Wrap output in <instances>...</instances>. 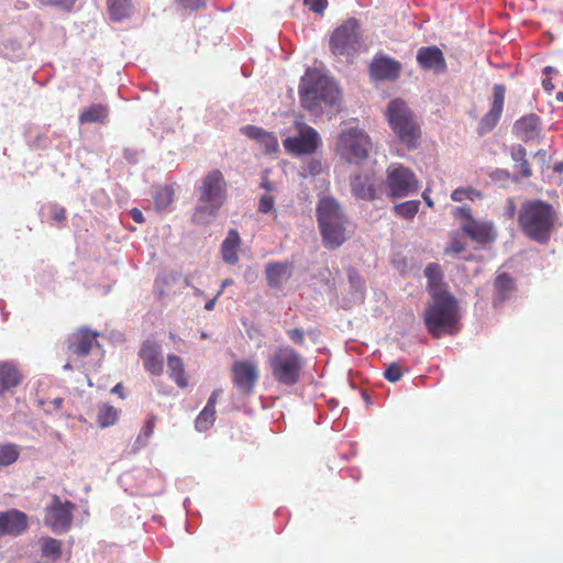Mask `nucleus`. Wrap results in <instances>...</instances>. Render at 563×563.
<instances>
[{
    "instance_id": "f704fd0d",
    "label": "nucleus",
    "mask_w": 563,
    "mask_h": 563,
    "mask_svg": "<svg viewBox=\"0 0 563 563\" xmlns=\"http://www.w3.org/2000/svg\"><path fill=\"white\" fill-rule=\"evenodd\" d=\"M0 55L14 59L22 55V46L13 38H4L0 42Z\"/></svg>"
},
{
    "instance_id": "2eb2a0df",
    "label": "nucleus",
    "mask_w": 563,
    "mask_h": 563,
    "mask_svg": "<svg viewBox=\"0 0 563 563\" xmlns=\"http://www.w3.org/2000/svg\"><path fill=\"white\" fill-rule=\"evenodd\" d=\"M349 224L347 218L341 219L330 224L320 225V233L325 247L336 249L341 246L349 238L346 225Z\"/></svg>"
},
{
    "instance_id": "774afa93",
    "label": "nucleus",
    "mask_w": 563,
    "mask_h": 563,
    "mask_svg": "<svg viewBox=\"0 0 563 563\" xmlns=\"http://www.w3.org/2000/svg\"><path fill=\"white\" fill-rule=\"evenodd\" d=\"M562 166H563V164L561 163V164H559V165H556V166H555V169H556V170H560Z\"/></svg>"
},
{
    "instance_id": "6e6d98bb",
    "label": "nucleus",
    "mask_w": 563,
    "mask_h": 563,
    "mask_svg": "<svg viewBox=\"0 0 563 563\" xmlns=\"http://www.w3.org/2000/svg\"><path fill=\"white\" fill-rule=\"evenodd\" d=\"M130 214L132 217V219L136 222V223H142L144 222V217H143V213L141 212V210L134 208L130 211Z\"/></svg>"
},
{
    "instance_id": "f8f14e48",
    "label": "nucleus",
    "mask_w": 563,
    "mask_h": 563,
    "mask_svg": "<svg viewBox=\"0 0 563 563\" xmlns=\"http://www.w3.org/2000/svg\"><path fill=\"white\" fill-rule=\"evenodd\" d=\"M99 336L100 332L92 331L88 327H80L68 335L66 340L67 349L78 357H86L93 347H100L97 341Z\"/></svg>"
},
{
    "instance_id": "39448f33",
    "label": "nucleus",
    "mask_w": 563,
    "mask_h": 563,
    "mask_svg": "<svg viewBox=\"0 0 563 563\" xmlns=\"http://www.w3.org/2000/svg\"><path fill=\"white\" fill-rule=\"evenodd\" d=\"M386 119L398 140L409 151L416 150L421 139V128L407 103L397 98L386 108Z\"/></svg>"
},
{
    "instance_id": "b1692460",
    "label": "nucleus",
    "mask_w": 563,
    "mask_h": 563,
    "mask_svg": "<svg viewBox=\"0 0 563 563\" xmlns=\"http://www.w3.org/2000/svg\"><path fill=\"white\" fill-rule=\"evenodd\" d=\"M22 380L16 366L10 362H0V396L12 391Z\"/></svg>"
},
{
    "instance_id": "9b49d317",
    "label": "nucleus",
    "mask_w": 563,
    "mask_h": 563,
    "mask_svg": "<svg viewBox=\"0 0 563 563\" xmlns=\"http://www.w3.org/2000/svg\"><path fill=\"white\" fill-rule=\"evenodd\" d=\"M74 505L70 501L62 503L57 495L52 497L51 504L46 507L45 523L55 533L67 531L71 522V510Z\"/></svg>"
},
{
    "instance_id": "603ef678",
    "label": "nucleus",
    "mask_w": 563,
    "mask_h": 563,
    "mask_svg": "<svg viewBox=\"0 0 563 563\" xmlns=\"http://www.w3.org/2000/svg\"><path fill=\"white\" fill-rule=\"evenodd\" d=\"M274 199L269 195L262 196L258 205V209L261 212L267 213L273 209Z\"/></svg>"
},
{
    "instance_id": "e2e57ef3",
    "label": "nucleus",
    "mask_w": 563,
    "mask_h": 563,
    "mask_svg": "<svg viewBox=\"0 0 563 563\" xmlns=\"http://www.w3.org/2000/svg\"><path fill=\"white\" fill-rule=\"evenodd\" d=\"M122 386L121 384H117L113 388H112V393H120Z\"/></svg>"
},
{
    "instance_id": "58836bf2",
    "label": "nucleus",
    "mask_w": 563,
    "mask_h": 563,
    "mask_svg": "<svg viewBox=\"0 0 563 563\" xmlns=\"http://www.w3.org/2000/svg\"><path fill=\"white\" fill-rule=\"evenodd\" d=\"M155 427V417H150L143 427L142 431L140 432L139 437L136 438L134 444H133V451H139L141 448L145 446L147 440L152 435Z\"/></svg>"
},
{
    "instance_id": "412c9836",
    "label": "nucleus",
    "mask_w": 563,
    "mask_h": 563,
    "mask_svg": "<svg viewBox=\"0 0 563 563\" xmlns=\"http://www.w3.org/2000/svg\"><path fill=\"white\" fill-rule=\"evenodd\" d=\"M144 361L145 368L154 375H161L163 372V355L161 347L151 341H146L140 352Z\"/></svg>"
},
{
    "instance_id": "4468645a",
    "label": "nucleus",
    "mask_w": 563,
    "mask_h": 563,
    "mask_svg": "<svg viewBox=\"0 0 563 563\" xmlns=\"http://www.w3.org/2000/svg\"><path fill=\"white\" fill-rule=\"evenodd\" d=\"M257 379L256 366L251 362H235L233 364V380L238 390L249 395Z\"/></svg>"
},
{
    "instance_id": "a878e982",
    "label": "nucleus",
    "mask_w": 563,
    "mask_h": 563,
    "mask_svg": "<svg viewBox=\"0 0 563 563\" xmlns=\"http://www.w3.org/2000/svg\"><path fill=\"white\" fill-rule=\"evenodd\" d=\"M240 244V236L235 230H231L228 233V236L222 243L221 253L223 261L228 264H235L239 260L238 257V247Z\"/></svg>"
},
{
    "instance_id": "72a5a7b5",
    "label": "nucleus",
    "mask_w": 563,
    "mask_h": 563,
    "mask_svg": "<svg viewBox=\"0 0 563 563\" xmlns=\"http://www.w3.org/2000/svg\"><path fill=\"white\" fill-rule=\"evenodd\" d=\"M420 207L419 200H408L397 203L393 207L395 214L404 219H412L418 213Z\"/></svg>"
},
{
    "instance_id": "aec40b11",
    "label": "nucleus",
    "mask_w": 563,
    "mask_h": 563,
    "mask_svg": "<svg viewBox=\"0 0 563 563\" xmlns=\"http://www.w3.org/2000/svg\"><path fill=\"white\" fill-rule=\"evenodd\" d=\"M514 131L525 142L537 140L541 132V120L537 114H527L516 121Z\"/></svg>"
},
{
    "instance_id": "c03bdc74",
    "label": "nucleus",
    "mask_w": 563,
    "mask_h": 563,
    "mask_svg": "<svg viewBox=\"0 0 563 563\" xmlns=\"http://www.w3.org/2000/svg\"><path fill=\"white\" fill-rule=\"evenodd\" d=\"M384 377L390 383H397L402 377V369L397 363H391L385 369Z\"/></svg>"
},
{
    "instance_id": "4be33fe9",
    "label": "nucleus",
    "mask_w": 563,
    "mask_h": 563,
    "mask_svg": "<svg viewBox=\"0 0 563 563\" xmlns=\"http://www.w3.org/2000/svg\"><path fill=\"white\" fill-rule=\"evenodd\" d=\"M514 291V278L507 273L497 275L493 284V305L495 307L503 305L512 297Z\"/></svg>"
},
{
    "instance_id": "473e14b6",
    "label": "nucleus",
    "mask_w": 563,
    "mask_h": 563,
    "mask_svg": "<svg viewBox=\"0 0 563 563\" xmlns=\"http://www.w3.org/2000/svg\"><path fill=\"white\" fill-rule=\"evenodd\" d=\"M501 113L503 112L490 108L489 111L483 115L478 123V133L483 135L490 132L497 125Z\"/></svg>"
},
{
    "instance_id": "bf43d9fd",
    "label": "nucleus",
    "mask_w": 563,
    "mask_h": 563,
    "mask_svg": "<svg viewBox=\"0 0 563 563\" xmlns=\"http://www.w3.org/2000/svg\"><path fill=\"white\" fill-rule=\"evenodd\" d=\"M422 197H423L427 206L432 208L434 203H433V200L430 198V196L427 192H423Z\"/></svg>"
},
{
    "instance_id": "3c124183",
    "label": "nucleus",
    "mask_w": 563,
    "mask_h": 563,
    "mask_svg": "<svg viewBox=\"0 0 563 563\" xmlns=\"http://www.w3.org/2000/svg\"><path fill=\"white\" fill-rule=\"evenodd\" d=\"M303 3L310 11L322 14L328 5V0H303Z\"/></svg>"
},
{
    "instance_id": "6e6552de",
    "label": "nucleus",
    "mask_w": 563,
    "mask_h": 563,
    "mask_svg": "<svg viewBox=\"0 0 563 563\" xmlns=\"http://www.w3.org/2000/svg\"><path fill=\"white\" fill-rule=\"evenodd\" d=\"M361 45L360 23L351 18L334 30L330 38V47L334 55L350 56Z\"/></svg>"
},
{
    "instance_id": "cd10ccee",
    "label": "nucleus",
    "mask_w": 563,
    "mask_h": 563,
    "mask_svg": "<svg viewBox=\"0 0 563 563\" xmlns=\"http://www.w3.org/2000/svg\"><path fill=\"white\" fill-rule=\"evenodd\" d=\"M511 158L515 166L519 169L522 177L528 178L532 175L530 164L527 159V151L522 145L512 146Z\"/></svg>"
},
{
    "instance_id": "5701e85b",
    "label": "nucleus",
    "mask_w": 563,
    "mask_h": 563,
    "mask_svg": "<svg viewBox=\"0 0 563 563\" xmlns=\"http://www.w3.org/2000/svg\"><path fill=\"white\" fill-rule=\"evenodd\" d=\"M240 132L245 136L255 140L260 145L264 147L265 153H274L278 150L277 139L262 128L255 125H244L240 129Z\"/></svg>"
},
{
    "instance_id": "4d7b16f0",
    "label": "nucleus",
    "mask_w": 563,
    "mask_h": 563,
    "mask_svg": "<svg viewBox=\"0 0 563 563\" xmlns=\"http://www.w3.org/2000/svg\"><path fill=\"white\" fill-rule=\"evenodd\" d=\"M222 294V289H220L217 295L211 299L209 300L206 305H205V309L208 310V311H211L213 310L214 308V305H216V301L218 299V297Z\"/></svg>"
},
{
    "instance_id": "4c0bfd02",
    "label": "nucleus",
    "mask_w": 563,
    "mask_h": 563,
    "mask_svg": "<svg viewBox=\"0 0 563 563\" xmlns=\"http://www.w3.org/2000/svg\"><path fill=\"white\" fill-rule=\"evenodd\" d=\"M266 283L271 288L279 289L282 283V264L269 263L266 266Z\"/></svg>"
},
{
    "instance_id": "2f4dec72",
    "label": "nucleus",
    "mask_w": 563,
    "mask_h": 563,
    "mask_svg": "<svg viewBox=\"0 0 563 563\" xmlns=\"http://www.w3.org/2000/svg\"><path fill=\"white\" fill-rule=\"evenodd\" d=\"M117 419L118 411L113 406L103 404L102 406L99 407L97 422L101 428H107L114 424Z\"/></svg>"
},
{
    "instance_id": "37998d69",
    "label": "nucleus",
    "mask_w": 563,
    "mask_h": 563,
    "mask_svg": "<svg viewBox=\"0 0 563 563\" xmlns=\"http://www.w3.org/2000/svg\"><path fill=\"white\" fill-rule=\"evenodd\" d=\"M505 92L506 88L501 84H496L493 87V102L492 107L493 109H496L500 112L504 110V102H505Z\"/></svg>"
},
{
    "instance_id": "bb28decb",
    "label": "nucleus",
    "mask_w": 563,
    "mask_h": 563,
    "mask_svg": "<svg viewBox=\"0 0 563 563\" xmlns=\"http://www.w3.org/2000/svg\"><path fill=\"white\" fill-rule=\"evenodd\" d=\"M109 115V109L102 104H91L84 109L79 115L80 123H106Z\"/></svg>"
},
{
    "instance_id": "0eeeda50",
    "label": "nucleus",
    "mask_w": 563,
    "mask_h": 563,
    "mask_svg": "<svg viewBox=\"0 0 563 563\" xmlns=\"http://www.w3.org/2000/svg\"><path fill=\"white\" fill-rule=\"evenodd\" d=\"M371 147L368 135L357 128L342 131L336 142L338 154L350 164H360L365 161Z\"/></svg>"
},
{
    "instance_id": "13d9d810",
    "label": "nucleus",
    "mask_w": 563,
    "mask_h": 563,
    "mask_svg": "<svg viewBox=\"0 0 563 563\" xmlns=\"http://www.w3.org/2000/svg\"><path fill=\"white\" fill-rule=\"evenodd\" d=\"M218 394H219V391H218V390H213V391H212V394L210 395V397H209V399H208L207 407L214 408L216 402H217Z\"/></svg>"
},
{
    "instance_id": "a18cd8bd",
    "label": "nucleus",
    "mask_w": 563,
    "mask_h": 563,
    "mask_svg": "<svg viewBox=\"0 0 563 563\" xmlns=\"http://www.w3.org/2000/svg\"><path fill=\"white\" fill-rule=\"evenodd\" d=\"M466 249V243L464 240L457 236H453L450 241V243L445 246V253L446 254H460L464 252Z\"/></svg>"
},
{
    "instance_id": "680f3d73",
    "label": "nucleus",
    "mask_w": 563,
    "mask_h": 563,
    "mask_svg": "<svg viewBox=\"0 0 563 563\" xmlns=\"http://www.w3.org/2000/svg\"><path fill=\"white\" fill-rule=\"evenodd\" d=\"M509 206H510V208H509L510 216L512 217L515 214V211H516V206H515L512 200H509Z\"/></svg>"
},
{
    "instance_id": "7c9ffc66",
    "label": "nucleus",
    "mask_w": 563,
    "mask_h": 563,
    "mask_svg": "<svg viewBox=\"0 0 563 563\" xmlns=\"http://www.w3.org/2000/svg\"><path fill=\"white\" fill-rule=\"evenodd\" d=\"M424 275L428 279V287L430 289L431 295L434 291H442L439 289L440 284L442 282V269L439 264L430 263L424 268Z\"/></svg>"
},
{
    "instance_id": "1a4fd4ad",
    "label": "nucleus",
    "mask_w": 563,
    "mask_h": 563,
    "mask_svg": "<svg viewBox=\"0 0 563 563\" xmlns=\"http://www.w3.org/2000/svg\"><path fill=\"white\" fill-rule=\"evenodd\" d=\"M297 134L284 140L286 151L295 156L314 154L322 145L318 131L303 122L296 121Z\"/></svg>"
},
{
    "instance_id": "f3484780",
    "label": "nucleus",
    "mask_w": 563,
    "mask_h": 563,
    "mask_svg": "<svg viewBox=\"0 0 563 563\" xmlns=\"http://www.w3.org/2000/svg\"><path fill=\"white\" fill-rule=\"evenodd\" d=\"M27 527L26 515L16 509L0 512V537L19 536Z\"/></svg>"
},
{
    "instance_id": "a19ab883",
    "label": "nucleus",
    "mask_w": 563,
    "mask_h": 563,
    "mask_svg": "<svg viewBox=\"0 0 563 563\" xmlns=\"http://www.w3.org/2000/svg\"><path fill=\"white\" fill-rule=\"evenodd\" d=\"M216 409L211 407H205L196 419V428L198 431L207 430L214 421Z\"/></svg>"
},
{
    "instance_id": "9d476101",
    "label": "nucleus",
    "mask_w": 563,
    "mask_h": 563,
    "mask_svg": "<svg viewBox=\"0 0 563 563\" xmlns=\"http://www.w3.org/2000/svg\"><path fill=\"white\" fill-rule=\"evenodd\" d=\"M387 186L391 198H401L418 190V179L409 168L398 166L388 174Z\"/></svg>"
},
{
    "instance_id": "864d4df0",
    "label": "nucleus",
    "mask_w": 563,
    "mask_h": 563,
    "mask_svg": "<svg viewBox=\"0 0 563 563\" xmlns=\"http://www.w3.org/2000/svg\"><path fill=\"white\" fill-rule=\"evenodd\" d=\"M52 218L57 221V222H62L65 220L66 216H65V209L64 208H60V207H57V206H54L52 208Z\"/></svg>"
},
{
    "instance_id": "6ab92c4d",
    "label": "nucleus",
    "mask_w": 563,
    "mask_h": 563,
    "mask_svg": "<svg viewBox=\"0 0 563 563\" xmlns=\"http://www.w3.org/2000/svg\"><path fill=\"white\" fill-rule=\"evenodd\" d=\"M346 218L339 205V202L332 197H322L318 201L317 206V220L318 224H330L341 219Z\"/></svg>"
},
{
    "instance_id": "de8ad7c7",
    "label": "nucleus",
    "mask_w": 563,
    "mask_h": 563,
    "mask_svg": "<svg viewBox=\"0 0 563 563\" xmlns=\"http://www.w3.org/2000/svg\"><path fill=\"white\" fill-rule=\"evenodd\" d=\"M273 374L278 382H282V349H277L271 358Z\"/></svg>"
},
{
    "instance_id": "c756f323",
    "label": "nucleus",
    "mask_w": 563,
    "mask_h": 563,
    "mask_svg": "<svg viewBox=\"0 0 563 563\" xmlns=\"http://www.w3.org/2000/svg\"><path fill=\"white\" fill-rule=\"evenodd\" d=\"M351 187L354 196L364 200L375 199V189L371 184H364L361 176H355L351 181Z\"/></svg>"
},
{
    "instance_id": "ddd939ff",
    "label": "nucleus",
    "mask_w": 563,
    "mask_h": 563,
    "mask_svg": "<svg viewBox=\"0 0 563 563\" xmlns=\"http://www.w3.org/2000/svg\"><path fill=\"white\" fill-rule=\"evenodd\" d=\"M401 64L385 55H376L369 64L371 77L378 81H395L399 78Z\"/></svg>"
},
{
    "instance_id": "052dcab7",
    "label": "nucleus",
    "mask_w": 563,
    "mask_h": 563,
    "mask_svg": "<svg viewBox=\"0 0 563 563\" xmlns=\"http://www.w3.org/2000/svg\"><path fill=\"white\" fill-rule=\"evenodd\" d=\"M233 284V280L231 278H227L224 279L222 283H221V288L222 291L224 290V288H227L228 286L232 285Z\"/></svg>"
},
{
    "instance_id": "338daca9",
    "label": "nucleus",
    "mask_w": 563,
    "mask_h": 563,
    "mask_svg": "<svg viewBox=\"0 0 563 563\" xmlns=\"http://www.w3.org/2000/svg\"><path fill=\"white\" fill-rule=\"evenodd\" d=\"M194 289H195V294L196 295H198V296H202L203 295L202 290H200L199 288L195 287Z\"/></svg>"
},
{
    "instance_id": "393cba45",
    "label": "nucleus",
    "mask_w": 563,
    "mask_h": 563,
    "mask_svg": "<svg viewBox=\"0 0 563 563\" xmlns=\"http://www.w3.org/2000/svg\"><path fill=\"white\" fill-rule=\"evenodd\" d=\"M107 3L110 19L114 22L129 19L133 12L132 0H108Z\"/></svg>"
},
{
    "instance_id": "ea45409f",
    "label": "nucleus",
    "mask_w": 563,
    "mask_h": 563,
    "mask_svg": "<svg viewBox=\"0 0 563 563\" xmlns=\"http://www.w3.org/2000/svg\"><path fill=\"white\" fill-rule=\"evenodd\" d=\"M174 191L170 187L159 188L154 197V203L157 210L166 209L173 201Z\"/></svg>"
},
{
    "instance_id": "c9c22d12",
    "label": "nucleus",
    "mask_w": 563,
    "mask_h": 563,
    "mask_svg": "<svg viewBox=\"0 0 563 563\" xmlns=\"http://www.w3.org/2000/svg\"><path fill=\"white\" fill-rule=\"evenodd\" d=\"M483 194L476 190L473 187H460L452 191L451 199L456 202H461L463 200H476L482 199Z\"/></svg>"
},
{
    "instance_id": "a211bd4d",
    "label": "nucleus",
    "mask_w": 563,
    "mask_h": 563,
    "mask_svg": "<svg viewBox=\"0 0 563 563\" xmlns=\"http://www.w3.org/2000/svg\"><path fill=\"white\" fill-rule=\"evenodd\" d=\"M303 357L292 347H284V385H294L303 367Z\"/></svg>"
},
{
    "instance_id": "0e129e2a",
    "label": "nucleus",
    "mask_w": 563,
    "mask_h": 563,
    "mask_svg": "<svg viewBox=\"0 0 563 563\" xmlns=\"http://www.w3.org/2000/svg\"><path fill=\"white\" fill-rule=\"evenodd\" d=\"M73 367H71V364L69 362H67L65 365H64V369L66 371H70Z\"/></svg>"
},
{
    "instance_id": "5fc2aeb1",
    "label": "nucleus",
    "mask_w": 563,
    "mask_h": 563,
    "mask_svg": "<svg viewBox=\"0 0 563 563\" xmlns=\"http://www.w3.org/2000/svg\"><path fill=\"white\" fill-rule=\"evenodd\" d=\"M63 404V398H54L53 400L47 402L48 408L46 411L51 412L52 410L58 409Z\"/></svg>"
},
{
    "instance_id": "09e8293b",
    "label": "nucleus",
    "mask_w": 563,
    "mask_h": 563,
    "mask_svg": "<svg viewBox=\"0 0 563 563\" xmlns=\"http://www.w3.org/2000/svg\"><path fill=\"white\" fill-rule=\"evenodd\" d=\"M287 335L289 340L296 345L303 346L306 344V333L302 329H290L287 331Z\"/></svg>"
},
{
    "instance_id": "dca6fc26",
    "label": "nucleus",
    "mask_w": 563,
    "mask_h": 563,
    "mask_svg": "<svg viewBox=\"0 0 563 563\" xmlns=\"http://www.w3.org/2000/svg\"><path fill=\"white\" fill-rule=\"evenodd\" d=\"M417 63L424 70L444 73L446 62L442 51L438 46H423L417 53Z\"/></svg>"
},
{
    "instance_id": "20e7f679",
    "label": "nucleus",
    "mask_w": 563,
    "mask_h": 563,
    "mask_svg": "<svg viewBox=\"0 0 563 563\" xmlns=\"http://www.w3.org/2000/svg\"><path fill=\"white\" fill-rule=\"evenodd\" d=\"M456 299L448 291H434L423 312L428 332L435 339L456 332L459 321Z\"/></svg>"
},
{
    "instance_id": "49530a36",
    "label": "nucleus",
    "mask_w": 563,
    "mask_h": 563,
    "mask_svg": "<svg viewBox=\"0 0 563 563\" xmlns=\"http://www.w3.org/2000/svg\"><path fill=\"white\" fill-rule=\"evenodd\" d=\"M186 11H197L206 7V0H175Z\"/></svg>"
},
{
    "instance_id": "79ce46f5",
    "label": "nucleus",
    "mask_w": 563,
    "mask_h": 563,
    "mask_svg": "<svg viewBox=\"0 0 563 563\" xmlns=\"http://www.w3.org/2000/svg\"><path fill=\"white\" fill-rule=\"evenodd\" d=\"M43 555L57 559L60 555V544L56 539L45 538L42 540Z\"/></svg>"
},
{
    "instance_id": "69168bd1",
    "label": "nucleus",
    "mask_w": 563,
    "mask_h": 563,
    "mask_svg": "<svg viewBox=\"0 0 563 563\" xmlns=\"http://www.w3.org/2000/svg\"><path fill=\"white\" fill-rule=\"evenodd\" d=\"M185 284H186L187 286H191V277H189V276H188V277H186V279H185Z\"/></svg>"
},
{
    "instance_id": "f257e3e1",
    "label": "nucleus",
    "mask_w": 563,
    "mask_h": 563,
    "mask_svg": "<svg viewBox=\"0 0 563 563\" xmlns=\"http://www.w3.org/2000/svg\"><path fill=\"white\" fill-rule=\"evenodd\" d=\"M227 180L219 169L208 172L196 187V206L191 216L194 223L206 225L213 222L227 200Z\"/></svg>"
},
{
    "instance_id": "f03ea898",
    "label": "nucleus",
    "mask_w": 563,
    "mask_h": 563,
    "mask_svg": "<svg viewBox=\"0 0 563 563\" xmlns=\"http://www.w3.org/2000/svg\"><path fill=\"white\" fill-rule=\"evenodd\" d=\"M559 214L554 207L541 199H530L521 203L518 211V225L530 240L547 244L556 230Z\"/></svg>"
},
{
    "instance_id": "c85d7f7f",
    "label": "nucleus",
    "mask_w": 563,
    "mask_h": 563,
    "mask_svg": "<svg viewBox=\"0 0 563 563\" xmlns=\"http://www.w3.org/2000/svg\"><path fill=\"white\" fill-rule=\"evenodd\" d=\"M167 367L169 375L175 379L178 386L185 387L187 382L184 377V364L180 357L176 355H168Z\"/></svg>"
},
{
    "instance_id": "7ed1b4c3",
    "label": "nucleus",
    "mask_w": 563,
    "mask_h": 563,
    "mask_svg": "<svg viewBox=\"0 0 563 563\" xmlns=\"http://www.w3.org/2000/svg\"><path fill=\"white\" fill-rule=\"evenodd\" d=\"M299 95L302 107L314 115L330 111L340 100L336 82L318 71L306 75Z\"/></svg>"
},
{
    "instance_id": "e433bc0d",
    "label": "nucleus",
    "mask_w": 563,
    "mask_h": 563,
    "mask_svg": "<svg viewBox=\"0 0 563 563\" xmlns=\"http://www.w3.org/2000/svg\"><path fill=\"white\" fill-rule=\"evenodd\" d=\"M20 451L15 444L0 445V466H8L14 463L19 457Z\"/></svg>"
},
{
    "instance_id": "8fccbe9b",
    "label": "nucleus",
    "mask_w": 563,
    "mask_h": 563,
    "mask_svg": "<svg viewBox=\"0 0 563 563\" xmlns=\"http://www.w3.org/2000/svg\"><path fill=\"white\" fill-rule=\"evenodd\" d=\"M44 5L56 7L65 11H70L76 0H38Z\"/></svg>"
},
{
    "instance_id": "423d86ee",
    "label": "nucleus",
    "mask_w": 563,
    "mask_h": 563,
    "mask_svg": "<svg viewBox=\"0 0 563 563\" xmlns=\"http://www.w3.org/2000/svg\"><path fill=\"white\" fill-rule=\"evenodd\" d=\"M455 219L461 221V230L475 243L487 245L496 241L498 231L490 220H477L472 214L471 207L464 205L452 210Z\"/></svg>"
}]
</instances>
